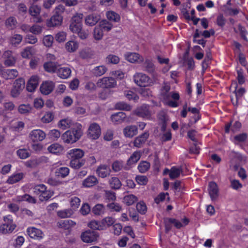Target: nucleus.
Returning a JSON list of instances; mask_svg holds the SVG:
<instances>
[{"label": "nucleus", "instance_id": "obj_28", "mask_svg": "<svg viewBox=\"0 0 248 248\" xmlns=\"http://www.w3.org/2000/svg\"><path fill=\"white\" fill-rule=\"evenodd\" d=\"M69 169L67 167H61L57 168L55 171V175L58 178H64L69 174Z\"/></svg>", "mask_w": 248, "mask_h": 248}, {"label": "nucleus", "instance_id": "obj_6", "mask_svg": "<svg viewBox=\"0 0 248 248\" xmlns=\"http://www.w3.org/2000/svg\"><path fill=\"white\" fill-rule=\"evenodd\" d=\"M116 84V80L112 77H104L97 82L98 87L106 89L114 88Z\"/></svg>", "mask_w": 248, "mask_h": 248}, {"label": "nucleus", "instance_id": "obj_29", "mask_svg": "<svg viewBox=\"0 0 248 248\" xmlns=\"http://www.w3.org/2000/svg\"><path fill=\"white\" fill-rule=\"evenodd\" d=\"M47 150L50 153L58 155L63 152V147L61 145L55 143L48 146Z\"/></svg>", "mask_w": 248, "mask_h": 248}, {"label": "nucleus", "instance_id": "obj_1", "mask_svg": "<svg viewBox=\"0 0 248 248\" xmlns=\"http://www.w3.org/2000/svg\"><path fill=\"white\" fill-rule=\"evenodd\" d=\"M84 151L78 148H73L69 150L67 157L70 160L69 166L75 169L78 170L85 164V160L83 158Z\"/></svg>", "mask_w": 248, "mask_h": 248}, {"label": "nucleus", "instance_id": "obj_5", "mask_svg": "<svg viewBox=\"0 0 248 248\" xmlns=\"http://www.w3.org/2000/svg\"><path fill=\"white\" fill-rule=\"evenodd\" d=\"M83 17L82 14H77L72 17L69 28L73 32L76 33L82 29Z\"/></svg>", "mask_w": 248, "mask_h": 248}, {"label": "nucleus", "instance_id": "obj_53", "mask_svg": "<svg viewBox=\"0 0 248 248\" xmlns=\"http://www.w3.org/2000/svg\"><path fill=\"white\" fill-rule=\"evenodd\" d=\"M124 95L130 101L133 100L134 102H137L139 99L137 93L131 91H125L124 92Z\"/></svg>", "mask_w": 248, "mask_h": 248}, {"label": "nucleus", "instance_id": "obj_23", "mask_svg": "<svg viewBox=\"0 0 248 248\" xmlns=\"http://www.w3.org/2000/svg\"><path fill=\"white\" fill-rule=\"evenodd\" d=\"M123 133L125 137L132 138L138 133V127L136 125H128L123 130Z\"/></svg>", "mask_w": 248, "mask_h": 248}, {"label": "nucleus", "instance_id": "obj_61", "mask_svg": "<svg viewBox=\"0 0 248 248\" xmlns=\"http://www.w3.org/2000/svg\"><path fill=\"white\" fill-rule=\"evenodd\" d=\"M50 139L53 140H57L61 136V132L57 129L51 130L48 133Z\"/></svg>", "mask_w": 248, "mask_h": 248}, {"label": "nucleus", "instance_id": "obj_54", "mask_svg": "<svg viewBox=\"0 0 248 248\" xmlns=\"http://www.w3.org/2000/svg\"><path fill=\"white\" fill-rule=\"evenodd\" d=\"M115 108L118 110L129 111L131 109V106L124 102H120L116 104Z\"/></svg>", "mask_w": 248, "mask_h": 248}, {"label": "nucleus", "instance_id": "obj_40", "mask_svg": "<svg viewBox=\"0 0 248 248\" xmlns=\"http://www.w3.org/2000/svg\"><path fill=\"white\" fill-rule=\"evenodd\" d=\"M78 47V43L74 41H69L65 44V48L69 52L76 51Z\"/></svg>", "mask_w": 248, "mask_h": 248}, {"label": "nucleus", "instance_id": "obj_33", "mask_svg": "<svg viewBox=\"0 0 248 248\" xmlns=\"http://www.w3.org/2000/svg\"><path fill=\"white\" fill-rule=\"evenodd\" d=\"M75 225L76 223L71 219L62 220L58 222L59 227L64 230H69Z\"/></svg>", "mask_w": 248, "mask_h": 248}, {"label": "nucleus", "instance_id": "obj_52", "mask_svg": "<svg viewBox=\"0 0 248 248\" xmlns=\"http://www.w3.org/2000/svg\"><path fill=\"white\" fill-rule=\"evenodd\" d=\"M248 138V135L246 133H241L235 135L234 137V143L237 144V143L244 142Z\"/></svg>", "mask_w": 248, "mask_h": 248}, {"label": "nucleus", "instance_id": "obj_24", "mask_svg": "<svg viewBox=\"0 0 248 248\" xmlns=\"http://www.w3.org/2000/svg\"><path fill=\"white\" fill-rule=\"evenodd\" d=\"M25 175L23 172L15 173L10 176L6 181L8 184H14L23 179Z\"/></svg>", "mask_w": 248, "mask_h": 248}, {"label": "nucleus", "instance_id": "obj_41", "mask_svg": "<svg viewBox=\"0 0 248 248\" xmlns=\"http://www.w3.org/2000/svg\"><path fill=\"white\" fill-rule=\"evenodd\" d=\"M236 79L237 80V82L238 84L242 85L244 84L246 81L244 70L241 68H237L236 69Z\"/></svg>", "mask_w": 248, "mask_h": 248}, {"label": "nucleus", "instance_id": "obj_60", "mask_svg": "<svg viewBox=\"0 0 248 248\" xmlns=\"http://www.w3.org/2000/svg\"><path fill=\"white\" fill-rule=\"evenodd\" d=\"M136 208L139 213L144 215L147 211V206L143 202H140L137 203Z\"/></svg>", "mask_w": 248, "mask_h": 248}, {"label": "nucleus", "instance_id": "obj_42", "mask_svg": "<svg viewBox=\"0 0 248 248\" xmlns=\"http://www.w3.org/2000/svg\"><path fill=\"white\" fill-rule=\"evenodd\" d=\"M106 16L109 20L113 22H119L121 19L120 15L117 13L112 11H108L106 13Z\"/></svg>", "mask_w": 248, "mask_h": 248}, {"label": "nucleus", "instance_id": "obj_56", "mask_svg": "<svg viewBox=\"0 0 248 248\" xmlns=\"http://www.w3.org/2000/svg\"><path fill=\"white\" fill-rule=\"evenodd\" d=\"M107 207L111 212H119L122 210V206L117 202H112L108 203L107 204Z\"/></svg>", "mask_w": 248, "mask_h": 248}, {"label": "nucleus", "instance_id": "obj_55", "mask_svg": "<svg viewBox=\"0 0 248 248\" xmlns=\"http://www.w3.org/2000/svg\"><path fill=\"white\" fill-rule=\"evenodd\" d=\"M124 167V162L122 161L116 160L112 164V169L114 172H118Z\"/></svg>", "mask_w": 248, "mask_h": 248}, {"label": "nucleus", "instance_id": "obj_50", "mask_svg": "<svg viewBox=\"0 0 248 248\" xmlns=\"http://www.w3.org/2000/svg\"><path fill=\"white\" fill-rule=\"evenodd\" d=\"M22 39V35L19 34H15L10 38V41L13 46H16L21 43Z\"/></svg>", "mask_w": 248, "mask_h": 248}, {"label": "nucleus", "instance_id": "obj_18", "mask_svg": "<svg viewBox=\"0 0 248 248\" xmlns=\"http://www.w3.org/2000/svg\"><path fill=\"white\" fill-rule=\"evenodd\" d=\"M231 87L234 88L233 92L236 98V104L238 103L239 99H241L246 93V90L243 87L238 89V83L236 81H232L231 84Z\"/></svg>", "mask_w": 248, "mask_h": 248}, {"label": "nucleus", "instance_id": "obj_20", "mask_svg": "<svg viewBox=\"0 0 248 248\" xmlns=\"http://www.w3.org/2000/svg\"><path fill=\"white\" fill-rule=\"evenodd\" d=\"M62 16L60 14L53 15L49 20L46 22V25L48 27H56L61 25L62 22Z\"/></svg>", "mask_w": 248, "mask_h": 248}, {"label": "nucleus", "instance_id": "obj_32", "mask_svg": "<svg viewBox=\"0 0 248 248\" xmlns=\"http://www.w3.org/2000/svg\"><path fill=\"white\" fill-rule=\"evenodd\" d=\"M125 58L127 61L131 63L138 62H139V60L140 61H141V60H140V55H139V54L135 52H127L125 54Z\"/></svg>", "mask_w": 248, "mask_h": 248}, {"label": "nucleus", "instance_id": "obj_3", "mask_svg": "<svg viewBox=\"0 0 248 248\" xmlns=\"http://www.w3.org/2000/svg\"><path fill=\"white\" fill-rule=\"evenodd\" d=\"M34 193L38 196L41 202L48 201L54 195V192L48 189L44 184L37 185L33 188Z\"/></svg>", "mask_w": 248, "mask_h": 248}, {"label": "nucleus", "instance_id": "obj_63", "mask_svg": "<svg viewBox=\"0 0 248 248\" xmlns=\"http://www.w3.org/2000/svg\"><path fill=\"white\" fill-rule=\"evenodd\" d=\"M80 200L77 197H74L71 198L70 204L71 207L75 210L78 208L80 204Z\"/></svg>", "mask_w": 248, "mask_h": 248}, {"label": "nucleus", "instance_id": "obj_39", "mask_svg": "<svg viewBox=\"0 0 248 248\" xmlns=\"http://www.w3.org/2000/svg\"><path fill=\"white\" fill-rule=\"evenodd\" d=\"M44 68L46 71L49 73H56L57 67L55 63L52 62H48L44 63Z\"/></svg>", "mask_w": 248, "mask_h": 248}, {"label": "nucleus", "instance_id": "obj_2", "mask_svg": "<svg viewBox=\"0 0 248 248\" xmlns=\"http://www.w3.org/2000/svg\"><path fill=\"white\" fill-rule=\"evenodd\" d=\"M82 131L81 128H74L65 132L61 137L65 143L72 144L78 141L81 137Z\"/></svg>", "mask_w": 248, "mask_h": 248}, {"label": "nucleus", "instance_id": "obj_49", "mask_svg": "<svg viewBox=\"0 0 248 248\" xmlns=\"http://www.w3.org/2000/svg\"><path fill=\"white\" fill-rule=\"evenodd\" d=\"M17 156L22 159H25L30 156V153L27 149L25 148L19 149L16 151Z\"/></svg>", "mask_w": 248, "mask_h": 248}, {"label": "nucleus", "instance_id": "obj_62", "mask_svg": "<svg viewBox=\"0 0 248 248\" xmlns=\"http://www.w3.org/2000/svg\"><path fill=\"white\" fill-rule=\"evenodd\" d=\"M103 31L98 26L95 27L93 31V36L96 40H99L102 39L103 36Z\"/></svg>", "mask_w": 248, "mask_h": 248}, {"label": "nucleus", "instance_id": "obj_17", "mask_svg": "<svg viewBox=\"0 0 248 248\" xmlns=\"http://www.w3.org/2000/svg\"><path fill=\"white\" fill-rule=\"evenodd\" d=\"M232 121H231L229 123L225 124V133L228 134L230 130H231L233 133H235L240 130L242 127V124L239 121H236L232 124Z\"/></svg>", "mask_w": 248, "mask_h": 248}, {"label": "nucleus", "instance_id": "obj_10", "mask_svg": "<svg viewBox=\"0 0 248 248\" xmlns=\"http://www.w3.org/2000/svg\"><path fill=\"white\" fill-rule=\"evenodd\" d=\"M27 233L31 238L37 240H41L44 236V233L40 229L34 227H28Z\"/></svg>", "mask_w": 248, "mask_h": 248}, {"label": "nucleus", "instance_id": "obj_45", "mask_svg": "<svg viewBox=\"0 0 248 248\" xmlns=\"http://www.w3.org/2000/svg\"><path fill=\"white\" fill-rule=\"evenodd\" d=\"M115 222V220L112 217H106L103 218L101 221L100 223L102 225V228H103V230L106 229L107 227H109L112 225Z\"/></svg>", "mask_w": 248, "mask_h": 248}, {"label": "nucleus", "instance_id": "obj_38", "mask_svg": "<svg viewBox=\"0 0 248 248\" xmlns=\"http://www.w3.org/2000/svg\"><path fill=\"white\" fill-rule=\"evenodd\" d=\"M17 23V20L14 16L8 17L5 21L6 28L10 30L15 29L16 28Z\"/></svg>", "mask_w": 248, "mask_h": 248}, {"label": "nucleus", "instance_id": "obj_26", "mask_svg": "<svg viewBox=\"0 0 248 248\" xmlns=\"http://www.w3.org/2000/svg\"><path fill=\"white\" fill-rule=\"evenodd\" d=\"M96 172L99 177L105 178L109 175L110 170L109 167L107 165H100L98 167Z\"/></svg>", "mask_w": 248, "mask_h": 248}, {"label": "nucleus", "instance_id": "obj_19", "mask_svg": "<svg viewBox=\"0 0 248 248\" xmlns=\"http://www.w3.org/2000/svg\"><path fill=\"white\" fill-rule=\"evenodd\" d=\"M39 77L36 75L31 76L29 79L26 86V89L29 92L35 91L39 84Z\"/></svg>", "mask_w": 248, "mask_h": 248}, {"label": "nucleus", "instance_id": "obj_8", "mask_svg": "<svg viewBox=\"0 0 248 248\" xmlns=\"http://www.w3.org/2000/svg\"><path fill=\"white\" fill-rule=\"evenodd\" d=\"M46 137V133L41 129H33L31 131L29 138L33 142H38L43 140Z\"/></svg>", "mask_w": 248, "mask_h": 248}, {"label": "nucleus", "instance_id": "obj_44", "mask_svg": "<svg viewBox=\"0 0 248 248\" xmlns=\"http://www.w3.org/2000/svg\"><path fill=\"white\" fill-rule=\"evenodd\" d=\"M182 171L181 169H178L176 167H172L170 171L169 176L170 179H174L178 178Z\"/></svg>", "mask_w": 248, "mask_h": 248}, {"label": "nucleus", "instance_id": "obj_37", "mask_svg": "<svg viewBox=\"0 0 248 248\" xmlns=\"http://www.w3.org/2000/svg\"><path fill=\"white\" fill-rule=\"evenodd\" d=\"M170 86L166 84H164L160 90V95L164 100H167L170 98Z\"/></svg>", "mask_w": 248, "mask_h": 248}, {"label": "nucleus", "instance_id": "obj_12", "mask_svg": "<svg viewBox=\"0 0 248 248\" xmlns=\"http://www.w3.org/2000/svg\"><path fill=\"white\" fill-rule=\"evenodd\" d=\"M55 83L53 81L47 80L44 81L41 84L40 90L42 94L48 95L53 91Z\"/></svg>", "mask_w": 248, "mask_h": 248}, {"label": "nucleus", "instance_id": "obj_16", "mask_svg": "<svg viewBox=\"0 0 248 248\" xmlns=\"http://www.w3.org/2000/svg\"><path fill=\"white\" fill-rule=\"evenodd\" d=\"M208 190L212 200H215L218 197L219 189L216 182L214 181L209 182Z\"/></svg>", "mask_w": 248, "mask_h": 248}, {"label": "nucleus", "instance_id": "obj_59", "mask_svg": "<svg viewBox=\"0 0 248 248\" xmlns=\"http://www.w3.org/2000/svg\"><path fill=\"white\" fill-rule=\"evenodd\" d=\"M31 108L29 104H21L18 107V111L21 114H27L31 111Z\"/></svg>", "mask_w": 248, "mask_h": 248}, {"label": "nucleus", "instance_id": "obj_46", "mask_svg": "<svg viewBox=\"0 0 248 248\" xmlns=\"http://www.w3.org/2000/svg\"><path fill=\"white\" fill-rule=\"evenodd\" d=\"M105 62L108 64H116L119 62L120 58L115 55L109 54L106 57Z\"/></svg>", "mask_w": 248, "mask_h": 248}, {"label": "nucleus", "instance_id": "obj_4", "mask_svg": "<svg viewBox=\"0 0 248 248\" xmlns=\"http://www.w3.org/2000/svg\"><path fill=\"white\" fill-rule=\"evenodd\" d=\"M4 223L0 226V233L3 234L11 233L16 226L14 223L12 216L7 215L3 217Z\"/></svg>", "mask_w": 248, "mask_h": 248}, {"label": "nucleus", "instance_id": "obj_47", "mask_svg": "<svg viewBox=\"0 0 248 248\" xmlns=\"http://www.w3.org/2000/svg\"><path fill=\"white\" fill-rule=\"evenodd\" d=\"M103 31H108L112 28V25L106 20H101L98 25Z\"/></svg>", "mask_w": 248, "mask_h": 248}, {"label": "nucleus", "instance_id": "obj_34", "mask_svg": "<svg viewBox=\"0 0 248 248\" xmlns=\"http://www.w3.org/2000/svg\"><path fill=\"white\" fill-rule=\"evenodd\" d=\"M110 187L114 190L119 189L122 186V183L120 179L116 177H113L109 180Z\"/></svg>", "mask_w": 248, "mask_h": 248}, {"label": "nucleus", "instance_id": "obj_14", "mask_svg": "<svg viewBox=\"0 0 248 248\" xmlns=\"http://www.w3.org/2000/svg\"><path fill=\"white\" fill-rule=\"evenodd\" d=\"M110 119L114 124H122L128 120L126 114L121 111L112 114L111 115Z\"/></svg>", "mask_w": 248, "mask_h": 248}, {"label": "nucleus", "instance_id": "obj_36", "mask_svg": "<svg viewBox=\"0 0 248 248\" xmlns=\"http://www.w3.org/2000/svg\"><path fill=\"white\" fill-rule=\"evenodd\" d=\"M138 201V198L133 195L128 194L124 197L123 202L127 206L133 205Z\"/></svg>", "mask_w": 248, "mask_h": 248}, {"label": "nucleus", "instance_id": "obj_48", "mask_svg": "<svg viewBox=\"0 0 248 248\" xmlns=\"http://www.w3.org/2000/svg\"><path fill=\"white\" fill-rule=\"evenodd\" d=\"M150 164L149 162L144 161L140 162L138 166V169L141 173H145L150 169Z\"/></svg>", "mask_w": 248, "mask_h": 248}, {"label": "nucleus", "instance_id": "obj_35", "mask_svg": "<svg viewBox=\"0 0 248 248\" xmlns=\"http://www.w3.org/2000/svg\"><path fill=\"white\" fill-rule=\"evenodd\" d=\"M107 71L105 65H99L95 67L92 71L93 74L95 77H100L104 75Z\"/></svg>", "mask_w": 248, "mask_h": 248}, {"label": "nucleus", "instance_id": "obj_57", "mask_svg": "<svg viewBox=\"0 0 248 248\" xmlns=\"http://www.w3.org/2000/svg\"><path fill=\"white\" fill-rule=\"evenodd\" d=\"M15 88L21 91L24 88L25 81L22 78L16 79L14 83V86Z\"/></svg>", "mask_w": 248, "mask_h": 248}, {"label": "nucleus", "instance_id": "obj_13", "mask_svg": "<svg viewBox=\"0 0 248 248\" xmlns=\"http://www.w3.org/2000/svg\"><path fill=\"white\" fill-rule=\"evenodd\" d=\"M41 8L36 5H31L29 9L30 15L33 16V21L36 23H41L42 21L41 17L39 16Z\"/></svg>", "mask_w": 248, "mask_h": 248}, {"label": "nucleus", "instance_id": "obj_11", "mask_svg": "<svg viewBox=\"0 0 248 248\" xmlns=\"http://www.w3.org/2000/svg\"><path fill=\"white\" fill-rule=\"evenodd\" d=\"M149 79V77L144 74L137 73L134 76L135 82L140 87L147 86Z\"/></svg>", "mask_w": 248, "mask_h": 248}, {"label": "nucleus", "instance_id": "obj_21", "mask_svg": "<svg viewBox=\"0 0 248 248\" xmlns=\"http://www.w3.org/2000/svg\"><path fill=\"white\" fill-rule=\"evenodd\" d=\"M100 20L99 15L96 14H92L88 15L85 18L86 25L89 26H93L96 25Z\"/></svg>", "mask_w": 248, "mask_h": 248}, {"label": "nucleus", "instance_id": "obj_51", "mask_svg": "<svg viewBox=\"0 0 248 248\" xmlns=\"http://www.w3.org/2000/svg\"><path fill=\"white\" fill-rule=\"evenodd\" d=\"M238 30L241 38L244 41H247L248 38L247 35L248 34V32L246 28L243 26L241 24H239L238 25Z\"/></svg>", "mask_w": 248, "mask_h": 248}, {"label": "nucleus", "instance_id": "obj_30", "mask_svg": "<svg viewBox=\"0 0 248 248\" xmlns=\"http://www.w3.org/2000/svg\"><path fill=\"white\" fill-rule=\"evenodd\" d=\"M141 157V152L139 151H135L127 161V165L131 166L137 163Z\"/></svg>", "mask_w": 248, "mask_h": 248}, {"label": "nucleus", "instance_id": "obj_58", "mask_svg": "<svg viewBox=\"0 0 248 248\" xmlns=\"http://www.w3.org/2000/svg\"><path fill=\"white\" fill-rule=\"evenodd\" d=\"M226 20L222 14L218 15L216 18V24L221 28H224L226 24Z\"/></svg>", "mask_w": 248, "mask_h": 248}, {"label": "nucleus", "instance_id": "obj_7", "mask_svg": "<svg viewBox=\"0 0 248 248\" xmlns=\"http://www.w3.org/2000/svg\"><path fill=\"white\" fill-rule=\"evenodd\" d=\"M88 136L93 139H97L101 135V128L99 125L96 123L91 124L88 130Z\"/></svg>", "mask_w": 248, "mask_h": 248}, {"label": "nucleus", "instance_id": "obj_25", "mask_svg": "<svg viewBox=\"0 0 248 248\" xmlns=\"http://www.w3.org/2000/svg\"><path fill=\"white\" fill-rule=\"evenodd\" d=\"M136 114L142 118H149L151 116V113L147 107L142 106L138 108L135 111Z\"/></svg>", "mask_w": 248, "mask_h": 248}, {"label": "nucleus", "instance_id": "obj_31", "mask_svg": "<svg viewBox=\"0 0 248 248\" xmlns=\"http://www.w3.org/2000/svg\"><path fill=\"white\" fill-rule=\"evenodd\" d=\"M2 75L6 79H12L17 77L18 72L16 69H6L3 72Z\"/></svg>", "mask_w": 248, "mask_h": 248}, {"label": "nucleus", "instance_id": "obj_22", "mask_svg": "<svg viewBox=\"0 0 248 248\" xmlns=\"http://www.w3.org/2000/svg\"><path fill=\"white\" fill-rule=\"evenodd\" d=\"M56 73L62 79L68 78L71 74V70L68 67H62L57 69Z\"/></svg>", "mask_w": 248, "mask_h": 248}, {"label": "nucleus", "instance_id": "obj_9", "mask_svg": "<svg viewBox=\"0 0 248 248\" xmlns=\"http://www.w3.org/2000/svg\"><path fill=\"white\" fill-rule=\"evenodd\" d=\"M98 235L95 231L88 230L82 233V240L86 243H91L97 240Z\"/></svg>", "mask_w": 248, "mask_h": 248}, {"label": "nucleus", "instance_id": "obj_64", "mask_svg": "<svg viewBox=\"0 0 248 248\" xmlns=\"http://www.w3.org/2000/svg\"><path fill=\"white\" fill-rule=\"evenodd\" d=\"M89 226L91 228L94 230H103V228H102V225L100 223V221H97L95 220L91 221L89 223Z\"/></svg>", "mask_w": 248, "mask_h": 248}, {"label": "nucleus", "instance_id": "obj_27", "mask_svg": "<svg viewBox=\"0 0 248 248\" xmlns=\"http://www.w3.org/2000/svg\"><path fill=\"white\" fill-rule=\"evenodd\" d=\"M97 183L98 180L96 177L93 175H90L83 181L82 186L85 187H91Z\"/></svg>", "mask_w": 248, "mask_h": 248}, {"label": "nucleus", "instance_id": "obj_43", "mask_svg": "<svg viewBox=\"0 0 248 248\" xmlns=\"http://www.w3.org/2000/svg\"><path fill=\"white\" fill-rule=\"evenodd\" d=\"M105 207L102 204H96L92 209V212L95 215L101 216L105 212Z\"/></svg>", "mask_w": 248, "mask_h": 248}, {"label": "nucleus", "instance_id": "obj_15", "mask_svg": "<svg viewBox=\"0 0 248 248\" xmlns=\"http://www.w3.org/2000/svg\"><path fill=\"white\" fill-rule=\"evenodd\" d=\"M149 137L148 131H145L135 138L133 142V145L137 148H140L146 141Z\"/></svg>", "mask_w": 248, "mask_h": 248}]
</instances>
